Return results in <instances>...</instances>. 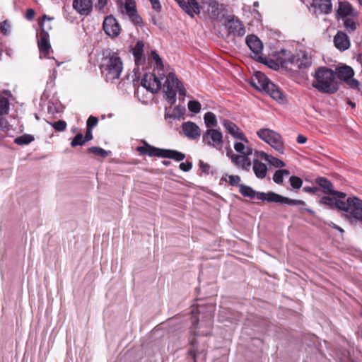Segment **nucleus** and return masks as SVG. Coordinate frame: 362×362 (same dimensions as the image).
<instances>
[{
    "mask_svg": "<svg viewBox=\"0 0 362 362\" xmlns=\"http://www.w3.org/2000/svg\"><path fill=\"white\" fill-rule=\"evenodd\" d=\"M158 71V76L152 73L146 74L142 78L141 85L147 90L151 93H156L161 88V80L165 79L163 83V89L166 100L172 105L176 100V93L178 91L180 95L185 96L186 90L183 85L180 83L175 74L172 71L165 73V71Z\"/></svg>",
    "mask_w": 362,
    "mask_h": 362,
    "instance_id": "obj_1",
    "label": "nucleus"
},
{
    "mask_svg": "<svg viewBox=\"0 0 362 362\" xmlns=\"http://www.w3.org/2000/svg\"><path fill=\"white\" fill-rule=\"evenodd\" d=\"M214 307L211 305L209 310L204 313V308L199 305L192 310V326L190 332L194 335L208 336L211 333L213 327Z\"/></svg>",
    "mask_w": 362,
    "mask_h": 362,
    "instance_id": "obj_2",
    "label": "nucleus"
},
{
    "mask_svg": "<svg viewBox=\"0 0 362 362\" xmlns=\"http://www.w3.org/2000/svg\"><path fill=\"white\" fill-rule=\"evenodd\" d=\"M240 193L245 197L250 199H256L257 200L267 202L270 203H279L288 205H299L305 206V202L298 199H291L286 197H283L273 192H260L254 190L251 187L239 185Z\"/></svg>",
    "mask_w": 362,
    "mask_h": 362,
    "instance_id": "obj_3",
    "label": "nucleus"
},
{
    "mask_svg": "<svg viewBox=\"0 0 362 362\" xmlns=\"http://www.w3.org/2000/svg\"><path fill=\"white\" fill-rule=\"evenodd\" d=\"M312 86L317 90L325 93H334L338 90L335 73L327 67L318 68L314 74Z\"/></svg>",
    "mask_w": 362,
    "mask_h": 362,
    "instance_id": "obj_4",
    "label": "nucleus"
},
{
    "mask_svg": "<svg viewBox=\"0 0 362 362\" xmlns=\"http://www.w3.org/2000/svg\"><path fill=\"white\" fill-rule=\"evenodd\" d=\"M100 69L106 81L113 83L120 77L123 62L117 53L109 52L103 59Z\"/></svg>",
    "mask_w": 362,
    "mask_h": 362,
    "instance_id": "obj_5",
    "label": "nucleus"
},
{
    "mask_svg": "<svg viewBox=\"0 0 362 362\" xmlns=\"http://www.w3.org/2000/svg\"><path fill=\"white\" fill-rule=\"evenodd\" d=\"M250 83L257 90L265 91L276 100L283 99V93L280 89L272 83L266 75L261 71H257L254 74Z\"/></svg>",
    "mask_w": 362,
    "mask_h": 362,
    "instance_id": "obj_6",
    "label": "nucleus"
},
{
    "mask_svg": "<svg viewBox=\"0 0 362 362\" xmlns=\"http://www.w3.org/2000/svg\"><path fill=\"white\" fill-rule=\"evenodd\" d=\"M202 143L204 146L223 151V137L221 130L209 128L202 134Z\"/></svg>",
    "mask_w": 362,
    "mask_h": 362,
    "instance_id": "obj_7",
    "label": "nucleus"
},
{
    "mask_svg": "<svg viewBox=\"0 0 362 362\" xmlns=\"http://www.w3.org/2000/svg\"><path fill=\"white\" fill-rule=\"evenodd\" d=\"M258 136L280 153L284 151V145L279 134L269 129H262L257 132Z\"/></svg>",
    "mask_w": 362,
    "mask_h": 362,
    "instance_id": "obj_8",
    "label": "nucleus"
},
{
    "mask_svg": "<svg viewBox=\"0 0 362 362\" xmlns=\"http://www.w3.org/2000/svg\"><path fill=\"white\" fill-rule=\"evenodd\" d=\"M344 206L341 210L346 212V216L351 219L362 221V200L356 197H349L344 202Z\"/></svg>",
    "mask_w": 362,
    "mask_h": 362,
    "instance_id": "obj_9",
    "label": "nucleus"
},
{
    "mask_svg": "<svg viewBox=\"0 0 362 362\" xmlns=\"http://www.w3.org/2000/svg\"><path fill=\"white\" fill-rule=\"evenodd\" d=\"M42 30L38 35L37 44L40 52V58L45 57L49 58L50 52H52L51 46L49 44V35L46 31L45 22L43 21L41 23Z\"/></svg>",
    "mask_w": 362,
    "mask_h": 362,
    "instance_id": "obj_10",
    "label": "nucleus"
},
{
    "mask_svg": "<svg viewBox=\"0 0 362 362\" xmlns=\"http://www.w3.org/2000/svg\"><path fill=\"white\" fill-rule=\"evenodd\" d=\"M227 156L230 158L232 163L245 171H249L252 165L251 160L248 155H237L232 151L228 152Z\"/></svg>",
    "mask_w": 362,
    "mask_h": 362,
    "instance_id": "obj_11",
    "label": "nucleus"
},
{
    "mask_svg": "<svg viewBox=\"0 0 362 362\" xmlns=\"http://www.w3.org/2000/svg\"><path fill=\"white\" fill-rule=\"evenodd\" d=\"M103 30L108 36L115 37L119 35L121 28L116 19L110 16L103 21Z\"/></svg>",
    "mask_w": 362,
    "mask_h": 362,
    "instance_id": "obj_12",
    "label": "nucleus"
},
{
    "mask_svg": "<svg viewBox=\"0 0 362 362\" xmlns=\"http://www.w3.org/2000/svg\"><path fill=\"white\" fill-rule=\"evenodd\" d=\"M226 27L229 33L235 36L242 37L246 33L243 23L234 16L228 20Z\"/></svg>",
    "mask_w": 362,
    "mask_h": 362,
    "instance_id": "obj_13",
    "label": "nucleus"
},
{
    "mask_svg": "<svg viewBox=\"0 0 362 362\" xmlns=\"http://www.w3.org/2000/svg\"><path fill=\"white\" fill-rule=\"evenodd\" d=\"M182 130L185 136L191 140H197L201 136V129L199 126L190 121L182 124Z\"/></svg>",
    "mask_w": 362,
    "mask_h": 362,
    "instance_id": "obj_14",
    "label": "nucleus"
},
{
    "mask_svg": "<svg viewBox=\"0 0 362 362\" xmlns=\"http://www.w3.org/2000/svg\"><path fill=\"white\" fill-rule=\"evenodd\" d=\"M337 15L342 19L346 17L358 18V13L349 2L344 1L339 3Z\"/></svg>",
    "mask_w": 362,
    "mask_h": 362,
    "instance_id": "obj_15",
    "label": "nucleus"
},
{
    "mask_svg": "<svg viewBox=\"0 0 362 362\" xmlns=\"http://www.w3.org/2000/svg\"><path fill=\"white\" fill-rule=\"evenodd\" d=\"M335 73V77L336 78H339L340 80H342L345 81L347 83H349L350 81L352 83H358V81L356 80H351L352 77L354 76V71L353 69L348 66H344L341 67H339L336 69Z\"/></svg>",
    "mask_w": 362,
    "mask_h": 362,
    "instance_id": "obj_16",
    "label": "nucleus"
},
{
    "mask_svg": "<svg viewBox=\"0 0 362 362\" xmlns=\"http://www.w3.org/2000/svg\"><path fill=\"white\" fill-rule=\"evenodd\" d=\"M246 44L253 52L255 57L260 58L259 54L263 50V45L261 40L255 35H250L246 37Z\"/></svg>",
    "mask_w": 362,
    "mask_h": 362,
    "instance_id": "obj_17",
    "label": "nucleus"
},
{
    "mask_svg": "<svg viewBox=\"0 0 362 362\" xmlns=\"http://www.w3.org/2000/svg\"><path fill=\"white\" fill-rule=\"evenodd\" d=\"M316 184H317L323 190L325 194H332L337 196L339 198H345L346 194L341 192H335L332 190V184L327 179L324 177H317L315 180Z\"/></svg>",
    "mask_w": 362,
    "mask_h": 362,
    "instance_id": "obj_18",
    "label": "nucleus"
},
{
    "mask_svg": "<svg viewBox=\"0 0 362 362\" xmlns=\"http://www.w3.org/2000/svg\"><path fill=\"white\" fill-rule=\"evenodd\" d=\"M334 44L339 50L345 51L350 47V40L346 34L341 31H338L334 37Z\"/></svg>",
    "mask_w": 362,
    "mask_h": 362,
    "instance_id": "obj_19",
    "label": "nucleus"
},
{
    "mask_svg": "<svg viewBox=\"0 0 362 362\" xmlns=\"http://www.w3.org/2000/svg\"><path fill=\"white\" fill-rule=\"evenodd\" d=\"M74 8L81 15L87 16L90 13L93 8L91 0H74Z\"/></svg>",
    "mask_w": 362,
    "mask_h": 362,
    "instance_id": "obj_20",
    "label": "nucleus"
},
{
    "mask_svg": "<svg viewBox=\"0 0 362 362\" xmlns=\"http://www.w3.org/2000/svg\"><path fill=\"white\" fill-rule=\"evenodd\" d=\"M239 140L240 141H235L234 144L235 150L242 155H252V148L250 147L247 139L243 136V138H240Z\"/></svg>",
    "mask_w": 362,
    "mask_h": 362,
    "instance_id": "obj_21",
    "label": "nucleus"
},
{
    "mask_svg": "<svg viewBox=\"0 0 362 362\" xmlns=\"http://www.w3.org/2000/svg\"><path fill=\"white\" fill-rule=\"evenodd\" d=\"M144 146H138L136 151L140 155H148V156H158L160 157V154L163 153L162 148H156L153 146L148 144L144 141Z\"/></svg>",
    "mask_w": 362,
    "mask_h": 362,
    "instance_id": "obj_22",
    "label": "nucleus"
},
{
    "mask_svg": "<svg viewBox=\"0 0 362 362\" xmlns=\"http://www.w3.org/2000/svg\"><path fill=\"white\" fill-rule=\"evenodd\" d=\"M180 8L192 18L200 13L199 6L196 0H187L181 5Z\"/></svg>",
    "mask_w": 362,
    "mask_h": 362,
    "instance_id": "obj_23",
    "label": "nucleus"
},
{
    "mask_svg": "<svg viewBox=\"0 0 362 362\" xmlns=\"http://www.w3.org/2000/svg\"><path fill=\"white\" fill-rule=\"evenodd\" d=\"M222 124L226 129V132H228L234 139H239L240 138H243V136H245L239 127L233 122L228 119H223Z\"/></svg>",
    "mask_w": 362,
    "mask_h": 362,
    "instance_id": "obj_24",
    "label": "nucleus"
},
{
    "mask_svg": "<svg viewBox=\"0 0 362 362\" xmlns=\"http://www.w3.org/2000/svg\"><path fill=\"white\" fill-rule=\"evenodd\" d=\"M276 61L281 66H286L288 63H294V56L291 52L281 49L276 54Z\"/></svg>",
    "mask_w": 362,
    "mask_h": 362,
    "instance_id": "obj_25",
    "label": "nucleus"
},
{
    "mask_svg": "<svg viewBox=\"0 0 362 362\" xmlns=\"http://www.w3.org/2000/svg\"><path fill=\"white\" fill-rule=\"evenodd\" d=\"M312 6L324 14L329 13L332 9L331 0H313Z\"/></svg>",
    "mask_w": 362,
    "mask_h": 362,
    "instance_id": "obj_26",
    "label": "nucleus"
},
{
    "mask_svg": "<svg viewBox=\"0 0 362 362\" xmlns=\"http://www.w3.org/2000/svg\"><path fill=\"white\" fill-rule=\"evenodd\" d=\"M253 171L256 177L259 179H264L267 174V165L259 161L258 160H253L252 165Z\"/></svg>",
    "mask_w": 362,
    "mask_h": 362,
    "instance_id": "obj_27",
    "label": "nucleus"
},
{
    "mask_svg": "<svg viewBox=\"0 0 362 362\" xmlns=\"http://www.w3.org/2000/svg\"><path fill=\"white\" fill-rule=\"evenodd\" d=\"M259 157L267 161L271 165L275 168H282L285 166V163L282 160L263 151L259 153Z\"/></svg>",
    "mask_w": 362,
    "mask_h": 362,
    "instance_id": "obj_28",
    "label": "nucleus"
},
{
    "mask_svg": "<svg viewBox=\"0 0 362 362\" xmlns=\"http://www.w3.org/2000/svg\"><path fill=\"white\" fill-rule=\"evenodd\" d=\"M144 43L142 41H138L132 49V54L134 57L135 63L139 65L143 61V52Z\"/></svg>",
    "mask_w": 362,
    "mask_h": 362,
    "instance_id": "obj_29",
    "label": "nucleus"
},
{
    "mask_svg": "<svg viewBox=\"0 0 362 362\" xmlns=\"http://www.w3.org/2000/svg\"><path fill=\"white\" fill-rule=\"evenodd\" d=\"M320 203L322 204L328 206L331 208H337L340 210L341 207L344 206V201L338 200L336 198H332L329 197H323L320 199Z\"/></svg>",
    "mask_w": 362,
    "mask_h": 362,
    "instance_id": "obj_30",
    "label": "nucleus"
},
{
    "mask_svg": "<svg viewBox=\"0 0 362 362\" xmlns=\"http://www.w3.org/2000/svg\"><path fill=\"white\" fill-rule=\"evenodd\" d=\"M160 157L171 158L176 161H181L185 159V156L184 153L175 150L163 149Z\"/></svg>",
    "mask_w": 362,
    "mask_h": 362,
    "instance_id": "obj_31",
    "label": "nucleus"
},
{
    "mask_svg": "<svg viewBox=\"0 0 362 362\" xmlns=\"http://www.w3.org/2000/svg\"><path fill=\"white\" fill-rule=\"evenodd\" d=\"M204 120L207 129L214 128L218 124L216 117L211 112H208L204 115Z\"/></svg>",
    "mask_w": 362,
    "mask_h": 362,
    "instance_id": "obj_32",
    "label": "nucleus"
},
{
    "mask_svg": "<svg viewBox=\"0 0 362 362\" xmlns=\"http://www.w3.org/2000/svg\"><path fill=\"white\" fill-rule=\"evenodd\" d=\"M151 61L154 62L155 69H157L158 71H164V66L163 64V61L160 56L157 54L155 50H153L151 54Z\"/></svg>",
    "mask_w": 362,
    "mask_h": 362,
    "instance_id": "obj_33",
    "label": "nucleus"
},
{
    "mask_svg": "<svg viewBox=\"0 0 362 362\" xmlns=\"http://www.w3.org/2000/svg\"><path fill=\"white\" fill-rule=\"evenodd\" d=\"M221 180L228 182L229 185L232 186H238L240 184V182L241 180L240 177L238 175H228L225 174L222 176Z\"/></svg>",
    "mask_w": 362,
    "mask_h": 362,
    "instance_id": "obj_34",
    "label": "nucleus"
},
{
    "mask_svg": "<svg viewBox=\"0 0 362 362\" xmlns=\"http://www.w3.org/2000/svg\"><path fill=\"white\" fill-rule=\"evenodd\" d=\"M356 19L357 18L354 17H346L343 18L344 27L348 32H353L356 29Z\"/></svg>",
    "mask_w": 362,
    "mask_h": 362,
    "instance_id": "obj_35",
    "label": "nucleus"
},
{
    "mask_svg": "<svg viewBox=\"0 0 362 362\" xmlns=\"http://www.w3.org/2000/svg\"><path fill=\"white\" fill-rule=\"evenodd\" d=\"M293 64H296L297 67L302 69V68H307L310 66L311 62L310 59L305 55L303 54L301 58L298 57L296 58L294 57V63Z\"/></svg>",
    "mask_w": 362,
    "mask_h": 362,
    "instance_id": "obj_36",
    "label": "nucleus"
},
{
    "mask_svg": "<svg viewBox=\"0 0 362 362\" xmlns=\"http://www.w3.org/2000/svg\"><path fill=\"white\" fill-rule=\"evenodd\" d=\"M290 174V172L288 170H276L273 176V180L276 184H282L284 177H286Z\"/></svg>",
    "mask_w": 362,
    "mask_h": 362,
    "instance_id": "obj_37",
    "label": "nucleus"
},
{
    "mask_svg": "<svg viewBox=\"0 0 362 362\" xmlns=\"http://www.w3.org/2000/svg\"><path fill=\"white\" fill-rule=\"evenodd\" d=\"M34 140V137L30 134H24L15 139L14 142L18 145H26Z\"/></svg>",
    "mask_w": 362,
    "mask_h": 362,
    "instance_id": "obj_38",
    "label": "nucleus"
},
{
    "mask_svg": "<svg viewBox=\"0 0 362 362\" xmlns=\"http://www.w3.org/2000/svg\"><path fill=\"white\" fill-rule=\"evenodd\" d=\"M203 3L211 8V12L214 17L218 15V4L216 0H204Z\"/></svg>",
    "mask_w": 362,
    "mask_h": 362,
    "instance_id": "obj_39",
    "label": "nucleus"
},
{
    "mask_svg": "<svg viewBox=\"0 0 362 362\" xmlns=\"http://www.w3.org/2000/svg\"><path fill=\"white\" fill-rule=\"evenodd\" d=\"M88 151L90 153H93L95 156H100L102 158H105L109 155V153L107 151H105V149H103L102 148L97 147V146H92V147L89 148Z\"/></svg>",
    "mask_w": 362,
    "mask_h": 362,
    "instance_id": "obj_40",
    "label": "nucleus"
},
{
    "mask_svg": "<svg viewBox=\"0 0 362 362\" xmlns=\"http://www.w3.org/2000/svg\"><path fill=\"white\" fill-rule=\"evenodd\" d=\"M86 140L83 138L82 134L79 133L76 135L72 141L71 142V146L72 147H76L77 146H82L86 143Z\"/></svg>",
    "mask_w": 362,
    "mask_h": 362,
    "instance_id": "obj_41",
    "label": "nucleus"
},
{
    "mask_svg": "<svg viewBox=\"0 0 362 362\" xmlns=\"http://www.w3.org/2000/svg\"><path fill=\"white\" fill-rule=\"evenodd\" d=\"M49 124L57 132L64 131L66 128V123L63 120H59L55 122H49Z\"/></svg>",
    "mask_w": 362,
    "mask_h": 362,
    "instance_id": "obj_42",
    "label": "nucleus"
},
{
    "mask_svg": "<svg viewBox=\"0 0 362 362\" xmlns=\"http://www.w3.org/2000/svg\"><path fill=\"white\" fill-rule=\"evenodd\" d=\"M188 109L190 112L198 113L201 110V104L197 100H190L188 103Z\"/></svg>",
    "mask_w": 362,
    "mask_h": 362,
    "instance_id": "obj_43",
    "label": "nucleus"
},
{
    "mask_svg": "<svg viewBox=\"0 0 362 362\" xmlns=\"http://www.w3.org/2000/svg\"><path fill=\"white\" fill-rule=\"evenodd\" d=\"M8 100L6 98H0V115L8 113Z\"/></svg>",
    "mask_w": 362,
    "mask_h": 362,
    "instance_id": "obj_44",
    "label": "nucleus"
},
{
    "mask_svg": "<svg viewBox=\"0 0 362 362\" xmlns=\"http://www.w3.org/2000/svg\"><path fill=\"white\" fill-rule=\"evenodd\" d=\"M289 182L293 189H300L303 184L302 179L297 176H291L289 179Z\"/></svg>",
    "mask_w": 362,
    "mask_h": 362,
    "instance_id": "obj_45",
    "label": "nucleus"
},
{
    "mask_svg": "<svg viewBox=\"0 0 362 362\" xmlns=\"http://www.w3.org/2000/svg\"><path fill=\"white\" fill-rule=\"evenodd\" d=\"M11 26L7 21H3L0 24V32L4 35H8L10 33Z\"/></svg>",
    "mask_w": 362,
    "mask_h": 362,
    "instance_id": "obj_46",
    "label": "nucleus"
},
{
    "mask_svg": "<svg viewBox=\"0 0 362 362\" xmlns=\"http://www.w3.org/2000/svg\"><path fill=\"white\" fill-rule=\"evenodd\" d=\"M98 122V119L97 117L90 116L86 122L87 128L93 129L94 127L97 125Z\"/></svg>",
    "mask_w": 362,
    "mask_h": 362,
    "instance_id": "obj_47",
    "label": "nucleus"
},
{
    "mask_svg": "<svg viewBox=\"0 0 362 362\" xmlns=\"http://www.w3.org/2000/svg\"><path fill=\"white\" fill-rule=\"evenodd\" d=\"M53 19V18L47 17L46 15H44L42 19L40 21V25H41V23L45 21V28L46 31L48 33L49 30L52 29V26L50 25V21Z\"/></svg>",
    "mask_w": 362,
    "mask_h": 362,
    "instance_id": "obj_48",
    "label": "nucleus"
},
{
    "mask_svg": "<svg viewBox=\"0 0 362 362\" xmlns=\"http://www.w3.org/2000/svg\"><path fill=\"white\" fill-rule=\"evenodd\" d=\"M199 166L200 170L203 173H209L211 167H210V165L207 163H205V162H204L202 160H199Z\"/></svg>",
    "mask_w": 362,
    "mask_h": 362,
    "instance_id": "obj_49",
    "label": "nucleus"
},
{
    "mask_svg": "<svg viewBox=\"0 0 362 362\" xmlns=\"http://www.w3.org/2000/svg\"><path fill=\"white\" fill-rule=\"evenodd\" d=\"M192 168V164L190 162L181 163L180 164V168L184 172L189 171Z\"/></svg>",
    "mask_w": 362,
    "mask_h": 362,
    "instance_id": "obj_50",
    "label": "nucleus"
},
{
    "mask_svg": "<svg viewBox=\"0 0 362 362\" xmlns=\"http://www.w3.org/2000/svg\"><path fill=\"white\" fill-rule=\"evenodd\" d=\"M191 344L193 346V350L189 351V354L192 356V357L194 358V362H196L195 358H196L197 353L199 352V349L197 347L196 341L192 340V341H191Z\"/></svg>",
    "mask_w": 362,
    "mask_h": 362,
    "instance_id": "obj_51",
    "label": "nucleus"
},
{
    "mask_svg": "<svg viewBox=\"0 0 362 362\" xmlns=\"http://www.w3.org/2000/svg\"><path fill=\"white\" fill-rule=\"evenodd\" d=\"M126 13L129 16H134L135 14V9L133 6L129 4H126L124 6Z\"/></svg>",
    "mask_w": 362,
    "mask_h": 362,
    "instance_id": "obj_52",
    "label": "nucleus"
},
{
    "mask_svg": "<svg viewBox=\"0 0 362 362\" xmlns=\"http://www.w3.org/2000/svg\"><path fill=\"white\" fill-rule=\"evenodd\" d=\"M149 1L151 4L152 8L156 11L157 12L160 11L161 10V5L160 4L159 0H149Z\"/></svg>",
    "mask_w": 362,
    "mask_h": 362,
    "instance_id": "obj_53",
    "label": "nucleus"
},
{
    "mask_svg": "<svg viewBox=\"0 0 362 362\" xmlns=\"http://www.w3.org/2000/svg\"><path fill=\"white\" fill-rule=\"evenodd\" d=\"M106 4H107V0H98L95 7L98 10L101 11L105 8Z\"/></svg>",
    "mask_w": 362,
    "mask_h": 362,
    "instance_id": "obj_54",
    "label": "nucleus"
},
{
    "mask_svg": "<svg viewBox=\"0 0 362 362\" xmlns=\"http://www.w3.org/2000/svg\"><path fill=\"white\" fill-rule=\"evenodd\" d=\"M35 17V11L32 8H29L26 11V13H25V18L30 21L32 19H33V18Z\"/></svg>",
    "mask_w": 362,
    "mask_h": 362,
    "instance_id": "obj_55",
    "label": "nucleus"
},
{
    "mask_svg": "<svg viewBox=\"0 0 362 362\" xmlns=\"http://www.w3.org/2000/svg\"><path fill=\"white\" fill-rule=\"evenodd\" d=\"M303 191L308 193L315 194L318 191L316 187H304Z\"/></svg>",
    "mask_w": 362,
    "mask_h": 362,
    "instance_id": "obj_56",
    "label": "nucleus"
},
{
    "mask_svg": "<svg viewBox=\"0 0 362 362\" xmlns=\"http://www.w3.org/2000/svg\"><path fill=\"white\" fill-rule=\"evenodd\" d=\"M84 139L86 141H90L93 139L92 129L87 128Z\"/></svg>",
    "mask_w": 362,
    "mask_h": 362,
    "instance_id": "obj_57",
    "label": "nucleus"
},
{
    "mask_svg": "<svg viewBox=\"0 0 362 362\" xmlns=\"http://www.w3.org/2000/svg\"><path fill=\"white\" fill-rule=\"evenodd\" d=\"M297 142L298 144H305L307 141V138L301 134L298 135L297 136V139H296Z\"/></svg>",
    "mask_w": 362,
    "mask_h": 362,
    "instance_id": "obj_58",
    "label": "nucleus"
},
{
    "mask_svg": "<svg viewBox=\"0 0 362 362\" xmlns=\"http://www.w3.org/2000/svg\"><path fill=\"white\" fill-rule=\"evenodd\" d=\"M332 227H333L334 228L337 229L338 230H339V231H340V232H341V233H342V232H344V230H343L341 228H340L339 226H337V225H335V224H334V223H332Z\"/></svg>",
    "mask_w": 362,
    "mask_h": 362,
    "instance_id": "obj_59",
    "label": "nucleus"
},
{
    "mask_svg": "<svg viewBox=\"0 0 362 362\" xmlns=\"http://www.w3.org/2000/svg\"><path fill=\"white\" fill-rule=\"evenodd\" d=\"M175 1L177 3V4L180 6V7L185 2L184 0H175Z\"/></svg>",
    "mask_w": 362,
    "mask_h": 362,
    "instance_id": "obj_60",
    "label": "nucleus"
},
{
    "mask_svg": "<svg viewBox=\"0 0 362 362\" xmlns=\"http://www.w3.org/2000/svg\"><path fill=\"white\" fill-rule=\"evenodd\" d=\"M303 210L308 211L310 214H313V210L309 209H303Z\"/></svg>",
    "mask_w": 362,
    "mask_h": 362,
    "instance_id": "obj_61",
    "label": "nucleus"
},
{
    "mask_svg": "<svg viewBox=\"0 0 362 362\" xmlns=\"http://www.w3.org/2000/svg\"><path fill=\"white\" fill-rule=\"evenodd\" d=\"M259 4L257 1L254 2V6L257 7L258 6Z\"/></svg>",
    "mask_w": 362,
    "mask_h": 362,
    "instance_id": "obj_62",
    "label": "nucleus"
},
{
    "mask_svg": "<svg viewBox=\"0 0 362 362\" xmlns=\"http://www.w3.org/2000/svg\"><path fill=\"white\" fill-rule=\"evenodd\" d=\"M57 66H59L60 65V63L56 61Z\"/></svg>",
    "mask_w": 362,
    "mask_h": 362,
    "instance_id": "obj_63",
    "label": "nucleus"
},
{
    "mask_svg": "<svg viewBox=\"0 0 362 362\" xmlns=\"http://www.w3.org/2000/svg\"><path fill=\"white\" fill-rule=\"evenodd\" d=\"M361 5H362V0H358Z\"/></svg>",
    "mask_w": 362,
    "mask_h": 362,
    "instance_id": "obj_64",
    "label": "nucleus"
}]
</instances>
